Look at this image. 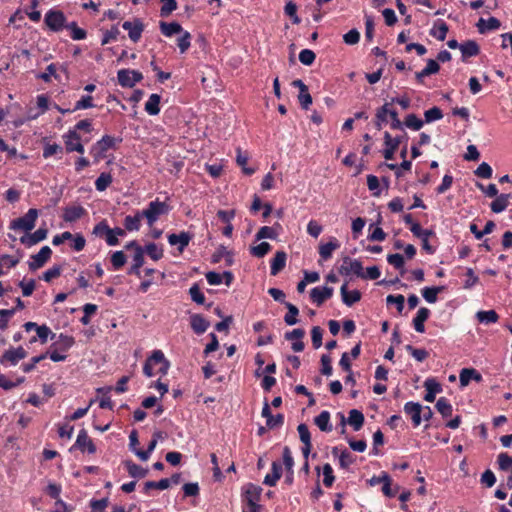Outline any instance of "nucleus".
I'll return each instance as SVG.
<instances>
[{
    "instance_id": "1",
    "label": "nucleus",
    "mask_w": 512,
    "mask_h": 512,
    "mask_svg": "<svg viewBox=\"0 0 512 512\" xmlns=\"http://www.w3.org/2000/svg\"><path fill=\"white\" fill-rule=\"evenodd\" d=\"M169 212V205L165 202L155 200L149 203L148 208L141 211L142 217H145L150 227L158 220L162 215Z\"/></svg>"
},
{
    "instance_id": "2",
    "label": "nucleus",
    "mask_w": 512,
    "mask_h": 512,
    "mask_svg": "<svg viewBox=\"0 0 512 512\" xmlns=\"http://www.w3.org/2000/svg\"><path fill=\"white\" fill-rule=\"evenodd\" d=\"M38 217L37 209H29V211L23 216L17 219H14L10 224V229L12 230H23V231H31L35 227V222Z\"/></svg>"
},
{
    "instance_id": "3",
    "label": "nucleus",
    "mask_w": 512,
    "mask_h": 512,
    "mask_svg": "<svg viewBox=\"0 0 512 512\" xmlns=\"http://www.w3.org/2000/svg\"><path fill=\"white\" fill-rule=\"evenodd\" d=\"M339 273L342 275L353 273L358 277L365 278L361 262L356 259H351L350 257L343 258V264L339 268Z\"/></svg>"
},
{
    "instance_id": "4",
    "label": "nucleus",
    "mask_w": 512,
    "mask_h": 512,
    "mask_svg": "<svg viewBox=\"0 0 512 512\" xmlns=\"http://www.w3.org/2000/svg\"><path fill=\"white\" fill-rule=\"evenodd\" d=\"M66 18L59 10H50L45 15L46 25L53 31H59L64 27Z\"/></svg>"
},
{
    "instance_id": "5",
    "label": "nucleus",
    "mask_w": 512,
    "mask_h": 512,
    "mask_svg": "<svg viewBox=\"0 0 512 512\" xmlns=\"http://www.w3.org/2000/svg\"><path fill=\"white\" fill-rule=\"evenodd\" d=\"M114 145V138L111 136H104L101 140H99L95 145L91 148V154L95 157L97 161L104 157V153L112 148Z\"/></svg>"
},
{
    "instance_id": "6",
    "label": "nucleus",
    "mask_w": 512,
    "mask_h": 512,
    "mask_svg": "<svg viewBox=\"0 0 512 512\" xmlns=\"http://www.w3.org/2000/svg\"><path fill=\"white\" fill-rule=\"evenodd\" d=\"M27 357V351L19 346L17 348H11L3 353L0 357V363L10 362L12 365H16L20 360Z\"/></svg>"
},
{
    "instance_id": "7",
    "label": "nucleus",
    "mask_w": 512,
    "mask_h": 512,
    "mask_svg": "<svg viewBox=\"0 0 512 512\" xmlns=\"http://www.w3.org/2000/svg\"><path fill=\"white\" fill-rule=\"evenodd\" d=\"M51 254L52 250L49 246L42 247L37 254L32 256V261L29 262V269L34 271L44 266L50 259Z\"/></svg>"
},
{
    "instance_id": "8",
    "label": "nucleus",
    "mask_w": 512,
    "mask_h": 512,
    "mask_svg": "<svg viewBox=\"0 0 512 512\" xmlns=\"http://www.w3.org/2000/svg\"><path fill=\"white\" fill-rule=\"evenodd\" d=\"M333 295V288L325 286V287H315L310 292L311 300L317 304V306H321L327 299L331 298Z\"/></svg>"
},
{
    "instance_id": "9",
    "label": "nucleus",
    "mask_w": 512,
    "mask_h": 512,
    "mask_svg": "<svg viewBox=\"0 0 512 512\" xmlns=\"http://www.w3.org/2000/svg\"><path fill=\"white\" fill-rule=\"evenodd\" d=\"M403 138L404 137L392 138L388 132L384 133L386 149L383 152V156L386 160L393 159L394 153H395L396 149L398 148V146L400 145V143L402 142Z\"/></svg>"
},
{
    "instance_id": "10",
    "label": "nucleus",
    "mask_w": 512,
    "mask_h": 512,
    "mask_svg": "<svg viewBox=\"0 0 512 512\" xmlns=\"http://www.w3.org/2000/svg\"><path fill=\"white\" fill-rule=\"evenodd\" d=\"M122 27L124 30L128 31L129 38L133 42H137L140 39L144 29L143 23L139 19H136L133 22L125 21Z\"/></svg>"
},
{
    "instance_id": "11",
    "label": "nucleus",
    "mask_w": 512,
    "mask_h": 512,
    "mask_svg": "<svg viewBox=\"0 0 512 512\" xmlns=\"http://www.w3.org/2000/svg\"><path fill=\"white\" fill-rule=\"evenodd\" d=\"M65 146L68 152L77 151L79 153H84V147L80 143V135L75 130L69 131L66 135Z\"/></svg>"
},
{
    "instance_id": "12",
    "label": "nucleus",
    "mask_w": 512,
    "mask_h": 512,
    "mask_svg": "<svg viewBox=\"0 0 512 512\" xmlns=\"http://www.w3.org/2000/svg\"><path fill=\"white\" fill-rule=\"evenodd\" d=\"M404 411L407 415H409L411 417L413 425L415 427L420 425L421 420H422V417H421L422 406L419 403L407 402L404 406Z\"/></svg>"
},
{
    "instance_id": "13",
    "label": "nucleus",
    "mask_w": 512,
    "mask_h": 512,
    "mask_svg": "<svg viewBox=\"0 0 512 512\" xmlns=\"http://www.w3.org/2000/svg\"><path fill=\"white\" fill-rule=\"evenodd\" d=\"M48 230L46 228H39L33 234H26L20 238L22 244L32 246L38 242L46 239Z\"/></svg>"
},
{
    "instance_id": "14",
    "label": "nucleus",
    "mask_w": 512,
    "mask_h": 512,
    "mask_svg": "<svg viewBox=\"0 0 512 512\" xmlns=\"http://www.w3.org/2000/svg\"><path fill=\"white\" fill-rule=\"evenodd\" d=\"M75 446H77L81 451L87 450L91 454L96 451L94 443L84 429L79 432Z\"/></svg>"
},
{
    "instance_id": "15",
    "label": "nucleus",
    "mask_w": 512,
    "mask_h": 512,
    "mask_svg": "<svg viewBox=\"0 0 512 512\" xmlns=\"http://www.w3.org/2000/svg\"><path fill=\"white\" fill-rule=\"evenodd\" d=\"M191 235L188 232H181L180 234H170L168 236V242L170 245H179L178 250L182 253L185 247L188 246Z\"/></svg>"
},
{
    "instance_id": "16",
    "label": "nucleus",
    "mask_w": 512,
    "mask_h": 512,
    "mask_svg": "<svg viewBox=\"0 0 512 512\" xmlns=\"http://www.w3.org/2000/svg\"><path fill=\"white\" fill-rule=\"evenodd\" d=\"M190 325L196 334H202L208 329L210 323L202 315L194 314L190 318Z\"/></svg>"
},
{
    "instance_id": "17",
    "label": "nucleus",
    "mask_w": 512,
    "mask_h": 512,
    "mask_svg": "<svg viewBox=\"0 0 512 512\" xmlns=\"http://www.w3.org/2000/svg\"><path fill=\"white\" fill-rule=\"evenodd\" d=\"M342 300L347 306H352L354 303L361 299V293L358 290L348 291L347 285H342L341 289Z\"/></svg>"
},
{
    "instance_id": "18",
    "label": "nucleus",
    "mask_w": 512,
    "mask_h": 512,
    "mask_svg": "<svg viewBox=\"0 0 512 512\" xmlns=\"http://www.w3.org/2000/svg\"><path fill=\"white\" fill-rule=\"evenodd\" d=\"M286 258L287 255L284 251L276 252L271 262V275H277L285 267Z\"/></svg>"
},
{
    "instance_id": "19",
    "label": "nucleus",
    "mask_w": 512,
    "mask_h": 512,
    "mask_svg": "<svg viewBox=\"0 0 512 512\" xmlns=\"http://www.w3.org/2000/svg\"><path fill=\"white\" fill-rule=\"evenodd\" d=\"M430 315L429 309L422 307L418 310L416 317L413 320L414 328L417 332L423 333L425 331L424 322Z\"/></svg>"
},
{
    "instance_id": "20",
    "label": "nucleus",
    "mask_w": 512,
    "mask_h": 512,
    "mask_svg": "<svg viewBox=\"0 0 512 512\" xmlns=\"http://www.w3.org/2000/svg\"><path fill=\"white\" fill-rule=\"evenodd\" d=\"M471 379L477 382L480 381V374L473 368H463L459 375L460 385L462 387L467 386Z\"/></svg>"
},
{
    "instance_id": "21",
    "label": "nucleus",
    "mask_w": 512,
    "mask_h": 512,
    "mask_svg": "<svg viewBox=\"0 0 512 512\" xmlns=\"http://www.w3.org/2000/svg\"><path fill=\"white\" fill-rule=\"evenodd\" d=\"M426 388V395L424 396L425 401L433 402L435 400L436 393L441 391V386L434 379H427L424 383Z\"/></svg>"
},
{
    "instance_id": "22",
    "label": "nucleus",
    "mask_w": 512,
    "mask_h": 512,
    "mask_svg": "<svg viewBox=\"0 0 512 512\" xmlns=\"http://www.w3.org/2000/svg\"><path fill=\"white\" fill-rule=\"evenodd\" d=\"M85 214V209L82 206L67 207L64 211L63 218L66 222H75Z\"/></svg>"
},
{
    "instance_id": "23",
    "label": "nucleus",
    "mask_w": 512,
    "mask_h": 512,
    "mask_svg": "<svg viewBox=\"0 0 512 512\" xmlns=\"http://www.w3.org/2000/svg\"><path fill=\"white\" fill-rule=\"evenodd\" d=\"M74 338L72 336H68L65 334H60L58 339L51 345V348H56V350L67 351L74 344Z\"/></svg>"
},
{
    "instance_id": "24",
    "label": "nucleus",
    "mask_w": 512,
    "mask_h": 512,
    "mask_svg": "<svg viewBox=\"0 0 512 512\" xmlns=\"http://www.w3.org/2000/svg\"><path fill=\"white\" fill-rule=\"evenodd\" d=\"M282 475V467L279 463H272V474H267L264 478V484L268 486H275L277 481L280 479Z\"/></svg>"
},
{
    "instance_id": "25",
    "label": "nucleus",
    "mask_w": 512,
    "mask_h": 512,
    "mask_svg": "<svg viewBox=\"0 0 512 512\" xmlns=\"http://www.w3.org/2000/svg\"><path fill=\"white\" fill-rule=\"evenodd\" d=\"M508 200H509V194H500V195L496 196L490 205L491 210L494 213L503 212L508 206V203H509Z\"/></svg>"
},
{
    "instance_id": "26",
    "label": "nucleus",
    "mask_w": 512,
    "mask_h": 512,
    "mask_svg": "<svg viewBox=\"0 0 512 512\" xmlns=\"http://www.w3.org/2000/svg\"><path fill=\"white\" fill-rule=\"evenodd\" d=\"M348 423L353 427L355 431L360 430L364 423L363 413L357 409L350 410Z\"/></svg>"
},
{
    "instance_id": "27",
    "label": "nucleus",
    "mask_w": 512,
    "mask_h": 512,
    "mask_svg": "<svg viewBox=\"0 0 512 512\" xmlns=\"http://www.w3.org/2000/svg\"><path fill=\"white\" fill-rule=\"evenodd\" d=\"M330 413L328 411H322L315 419L314 422L321 431L330 432L332 426L329 424Z\"/></svg>"
},
{
    "instance_id": "28",
    "label": "nucleus",
    "mask_w": 512,
    "mask_h": 512,
    "mask_svg": "<svg viewBox=\"0 0 512 512\" xmlns=\"http://www.w3.org/2000/svg\"><path fill=\"white\" fill-rule=\"evenodd\" d=\"M262 492V488L260 486L249 483L245 486L244 495L247 502L258 501Z\"/></svg>"
},
{
    "instance_id": "29",
    "label": "nucleus",
    "mask_w": 512,
    "mask_h": 512,
    "mask_svg": "<svg viewBox=\"0 0 512 512\" xmlns=\"http://www.w3.org/2000/svg\"><path fill=\"white\" fill-rule=\"evenodd\" d=\"M160 96L158 94L150 95L148 101L145 104V111L149 115H157L160 112Z\"/></svg>"
},
{
    "instance_id": "30",
    "label": "nucleus",
    "mask_w": 512,
    "mask_h": 512,
    "mask_svg": "<svg viewBox=\"0 0 512 512\" xmlns=\"http://www.w3.org/2000/svg\"><path fill=\"white\" fill-rule=\"evenodd\" d=\"M160 30L167 37L183 32L181 25L177 22H160Z\"/></svg>"
},
{
    "instance_id": "31",
    "label": "nucleus",
    "mask_w": 512,
    "mask_h": 512,
    "mask_svg": "<svg viewBox=\"0 0 512 512\" xmlns=\"http://www.w3.org/2000/svg\"><path fill=\"white\" fill-rule=\"evenodd\" d=\"M125 466L128 470L130 476L135 478H144L147 475V470L142 468L141 466L133 463L130 460L125 461Z\"/></svg>"
},
{
    "instance_id": "32",
    "label": "nucleus",
    "mask_w": 512,
    "mask_h": 512,
    "mask_svg": "<svg viewBox=\"0 0 512 512\" xmlns=\"http://www.w3.org/2000/svg\"><path fill=\"white\" fill-rule=\"evenodd\" d=\"M132 72L128 69L119 70L117 73L118 82L122 87L132 88L135 85V82L132 79Z\"/></svg>"
},
{
    "instance_id": "33",
    "label": "nucleus",
    "mask_w": 512,
    "mask_h": 512,
    "mask_svg": "<svg viewBox=\"0 0 512 512\" xmlns=\"http://www.w3.org/2000/svg\"><path fill=\"white\" fill-rule=\"evenodd\" d=\"M141 212H137L134 216H126L124 219V226L128 231L139 230L140 221L142 219Z\"/></svg>"
},
{
    "instance_id": "34",
    "label": "nucleus",
    "mask_w": 512,
    "mask_h": 512,
    "mask_svg": "<svg viewBox=\"0 0 512 512\" xmlns=\"http://www.w3.org/2000/svg\"><path fill=\"white\" fill-rule=\"evenodd\" d=\"M133 265L131 266L129 273L135 274L140 277V267L144 264V250H139L133 255Z\"/></svg>"
},
{
    "instance_id": "35",
    "label": "nucleus",
    "mask_w": 512,
    "mask_h": 512,
    "mask_svg": "<svg viewBox=\"0 0 512 512\" xmlns=\"http://www.w3.org/2000/svg\"><path fill=\"white\" fill-rule=\"evenodd\" d=\"M339 247V244L336 240L330 241L326 244H322L319 246V254L324 259L327 260L331 257L332 252Z\"/></svg>"
},
{
    "instance_id": "36",
    "label": "nucleus",
    "mask_w": 512,
    "mask_h": 512,
    "mask_svg": "<svg viewBox=\"0 0 512 512\" xmlns=\"http://www.w3.org/2000/svg\"><path fill=\"white\" fill-rule=\"evenodd\" d=\"M443 290V286L426 287L422 290V296L429 303L437 301V295Z\"/></svg>"
},
{
    "instance_id": "37",
    "label": "nucleus",
    "mask_w": 512,
    "mask_h": 512,
    "mask_svg": "<svg viewBox=\"0 0 512 512\" xmlns=\"http://www.w3.org/2000/svg\"><path fill=\"white\" fill-rule=\"evenodd\" d=\"M286 308L288 309V313L284 316V321L287 325H295L298 320L296 316L299 314L298 308L291 304V303H285Z\"/></svg>"
},
{
    "instance_id": "38",
    "label": "nucleus",
    "mask_w": 512,
    "mask_h": 512,
    "mask_svg": "<svg viewBox=\"0 0 512 512\" xmlns=\"http://www.w3.org/2000/svg\"><path fill=\"white\" fill-rule=\"evenodd\" d=\"M500 27L501 22L497 18L492 16H490L488 19L482 18V34L498 30Z\"/></svg>"
},
{
    "instance_id": "39",
    "label": "nucleus",
    "mask_w": 512,
    "mask_h": 512,
    "mask_svg": "<svg viewBox=\"0 0 512 512\" xmlns=\"http://www.w3.org/2000/svg\"><path fill=\"white\" fill-rule=\"evenodd\" d=\"M236 151H237V157H236L237 164L242 167L243 173H245L247 175H252L255 172V169L246 167V164L248 162V155L243 154L240 147H238Z\"/></svg>"
},
{
    "instance_id": "40",
    "label": "nucleus",
    "mask_w": 512,
    "mask_h": 512,
    "mask_svg": "<svg viewBox=\"0 0 512 512\" xmlns=\"http://www.w3.org/2000/svg\"><path fill=\"white\" fill-rule=\"evenodd\" d=\"M464 58L477 55L479 52L478 44L475 41H468L460 46Z\"/></svg>"
},
{
    "instance_id": "41",
    "label": "nucleus",
    "mask_w": 512,
    "mask_h": 512,
    "mask_svg": "<svg viewBox=\"0 0 512 512\" xmlns=\"http://www.w3.org/2000/svg\"><path fill=\"white\" fill-rule=\"evenodd\" d=\"M436 409L443 417H449L452 415V406L444 397L438 399Z\"/></svg>"
},
{
    "instance_id": "42",
    "label": "nucleus",
    "mask_w": 512,
    "mask_h": 512,
    "mask_svg": "<svg viewBox=\"0 0 512 512\" xmlns=\"http://www.w3.org/2000/svg\"><path fill=\"white\" fill-rule=\"evenodd\" d=\"M390 109L388 104H384L377 110L375 125L378 130L382 128V123L387 122V116L389 115Z\"/></svg>"
},
{
    "instance_id": "43",
    "label": "nucleus",
    "mask_w": 512,
    "mask_h": 512,
    "mask_svg": "<svg viewBox=\"0 0 512 512\" xmlns=\"http://www.w3.org/2000/svg\"><path fill=\"white\" fill-rule=\"evenodd\" d=\"M424 122L419 119L415 114L406 116L404 125L412 130L418 131L423 127Z\"/></svg>"
},
{
    "instance_id": "44",
    "label": "nucleus",
    "mask_w": 512,
    "mask_h": 512,
    "mask_svg": "<svg viewBox=\"0 0 512 512\" xmlns=\"http://www.w3.org/2000/svg\"><path fill=\"white\" fill-rule=\"evenodd\" d=\"M112 183V176L109 173H101L95 181V187L98 191H104Z\"/></svg>"
},
{
    "instance_id": "45",
    "label": "nucleus",
    "mask_w": 512,
    "mask_h": 512,
    "mask_svg": "<svg viewBox=\"0 0 512 512\" xmlns=\"http://www.w3.org/2000/svg\"><path fill=\"white\" fill-rule=\"evenodd\" d=\"M170 486V480L168 478H163L159 480L158 482L155 481H147L144 485V490L147 492L150 489H160L164 490L169 488Z\"/></svg>"
},
{
    "instance_id": "46",
    "label": "nucleus",
    "mask_w": 512,
    "mask_h": 512,
    "mask_svg": "<svg viewBox=\"0 0 512 512\" xmlns=\"http://www.w3.org/2000/svg\"><path fill=\"white\" fill-rule=\"evenodd\" d=\"M497 462L501 470L512 472V457L507 453H500Z\"/></svg>"
},
{
    "instance_id": "47",
    "label": "nucleus",
    "mask_w": 512,
    "mask_h": 512,
    "mask_svg": "<svg viewBox=\"0 0 512 512\" xmlns=\"http://www.w3.org/2000/svg\"><path fill=\"white\" fill-rule=\"evenodd\" d=\"M271 249V246L268 242H262L257 246H253L250 249V252L253 256L257 258L264 257Z\"/></svg>"
},
{
    "instance_id": "48",
    "label": "nucleus",
    "mask_w": 512,
    "mask_h": 512,
    "mask_svg": "<svg viewBox=\"0 0 512 512\" xmlns=\"http://www.w3.org/2000/svg\"><path fill=\"white\" fill-rule=\"evenodd\" d=\"M387 261L389 264L393 265L396 269H401V273L403 274L405 271L404 267V258L401 254H389L387 256Z\"/></svg>"
},
{
    "instance_id": "49",
    "label": "nucleus",
    "mask_w": 512,
    "mask_h": 512,
    "mask_svg": "<svg viewBox=\"0 0 512 512\" xmlns=\"http://www.w3.org/2000/svg\"><path fill=\"white\" fill-rule=\"evenodd\" d=\"M316 55L310 49H304L299 54V60L303 65L310 66L315 61Z\"/></svg>"
},
{
    "instance_id": "50",
    "label": "nucleus",
    "mask_w": 512,
    "mask_h": 512,
    "mask_svg": "<svg viewBox=\"0 0 512 512\" xmlns=\"http://www.w3.org/2000/svg\"><path fill=\"white\" fill-rule=\"evenodd\" d=\"M145 251L155 261L159 260L163 256V250L158 248L155 243L147 244Z\"/></svg>"
},
{
    "instance_id": "51",
    "label": "nucleus",
    "mask_w": 512,
    "mask_h": 512,
    "mask_svg": "<svg viewBox=\"0 0 512 512\" xmlns=\"http://www.w3.org/2000/svg\"><path fill=\"white\" fill-rule=\"evenodd\" d=\"M111 263L114 269L118 270L126 263V256L122 251H116L111 256Z\"/></svg>"
},
{
    "instance_id": "52",
    "label": "nucleus",
    "mask_w": 512,
    "mask_h": 512,
    "mask_svg": "<svg viewBox=\"0 0 512 512\" xmlns=\"http://www.w3.org/2000/svg\"><path fill=\"white\" fill-rule=\"evenodd\" d=\"M323 330L319 326H314L311 330L312 344L318 349L322 346Z\"/></svg>"
},
{
    "instance_id": "53",
    "label": "nucleus",
    "mask_w": 512,
    "mask_h": 512,
    "mask_svg": "<svg viewBox=\"0 0 512 512\" xmlns=\"http://www.w3.org/2000/svg\"><path fill=\"white\" fill-rule=\"evenodd\" d=\"M161 2L163 3L160 11L162 17L169 16L177 8L176 0H161Z\"/></svg>"
},
{
    "instance_id": "54",
    "label": "nucleus",
    "mask_w": 512,
    "mask_h": 512,
    "mask_svg": "<svg viewBox=\"0 0 512 512\" xmlns=\"http://www.w3.org/2000/svg\"><path fill=\"white\" fill-rule=\"evenodd\" d=\"M277 237V233L272 227L263 226L260 228L256 234V239L261 240L264 238L275 239Z\"/></svg>"
},
{
    "instance_id": "55",
    "label": "nucleus",
    "mask_w": 512,
    "mask_h": 512,
    "mask_svg": "<svg viewBox=\"0 0 512 512\" xmlns=\"http://www.w3.org/2000/svg\"><path fill=\"white\" fill-rule=\"evenodd\" d=\"M283 463L285 465V468H286L287 472H290V474H292L293 473L294 460H293V457L291 455L290 448L288 446H285L283 448Z\"/></svg>"
},
{
    "instance_id": "56",
    "label": "nucleus",
    "mask_w": 512,
    "mask_h": 512,
    "mask_svg": "<svg viewBox=\"0 0 512 512\" xmlns=\"http://www.w3.org/2000/svg\"><path fill=\"white\" fill-rule=\"evenodd\" d=\"M15 308L13 309H2L0 310V330L4 331L8 327V318L12 317L15 313Z\"/></svg>"
},
{
    "instance_id": "57",
    "label": "nucleus",
    "mask_w": 512,
    "mask_h": 512,
    "mask_svg": "<svg viewBox=\"0 0 512 512\" xmlns=\"http://www.w3.org/2000/svg\"><path fill=\"white\" fill-rule=\"evenodd\" d=\"M425 122L430 123L435 120H439L443 117L442 111L438 107H433L429 110H426L424 113Z\"/></svg>"
},
{
    "instance_id": "58",
    "label": "nucleus",
    "mask_w": 512,
    "mask_h": 512,
    "mask_svg": "<svg viewBox=\"0 0 512 512\" xmlns=\"http://www.w3.org/2000/svg\"><path fill=\"white\" fill-rule=\"evenodd\" d=\"M323 475H324V479H323L324 485L326 487L332 486V484L335 480V477L333 475V469L330 464L327 463L323 466Z\"/></svg>"
},
{
    "instance_id": "59",
    "label": "nucleus",
    "mask_w": 512,
    "mask_h": 512,
    "mask_svg": "<svg viewBox=\"0 0 512 512\" xmlns=\"http://www.w3.org/2000/svg\"><path fill=\"white\" fill-rule=\"evenodd\" d=\"M343 40L348 45H355L360 40V33L357 29H351L343 35Z\"/></svg>"
},
{
    "instance_id": "60",
    "label": "nucleus",
    "mask_w": 512,
    "mask_h": 512,
    "mask_svg": "<svg viewBox=\"0 0 512 512\" xmlns=\"http://www.w3.org/2000/svg\"><path fill=\"white\" fill-rule=\"evenodd\" d=\"M191 34L188 31L182 32L181 37L178 39V47L181 53H185L190 47Z\"/></svg>"
},
{
    "instance_id": "61",
    "label": "nucleus",
    "mask_w": 512,
    "mask_h": 512,
    "mask_svg": "<svg viewBox=\"0 0 512 512\" xmlns=\"http://www.w3.org/2000/svg\"><path fill=\"white\" fill-rule=\"evenodd\" d=\"M189 294L194 302H196L197 304H204L205 297L203 293L200 291L199 286L197 284H194L190 288Z\"/></svg>"
},
{
    "instance_id": "62",
    "label": "nucleus",
    "mask_w": 512,
    "mask_h": 512,
    "mask_svg": "<svg viewBox=\"0 0 512 512\" xmlns=\"http://www.w3.org/2000/svg\"><path fill=\"white\" fill-rule=\"evenodd\" d=\"M386 301H387L388 304H392L393 303V305H396L397 311L399 313H401L403 311L404 301H405V298H404L403 295H397V296L388 295L387 298H386Z\"/></svg>"
},
{
    "instance_id": "63",
    "label": "nucleus",
    "mask_w": 512,
    "mask_h": 512,
    "mask_svg": "<svg viewBox=\"0 0 512 512\" xmlns=\"http://www.w3.org/2000/svg\"><path fill=\"white\" fill-rule=\"evenodd\" d=\"M406 350L411 353V355L417 360V361H424L428 357V352L425 349H416L412 347L411 345L406 346Z\"/></svg>"
},
{
    "instance_id": "64",
    "label": "nucleus",
    "mask_w": 512,
    "mask_h": 512,
    "mask_svg": "<svg viewBox=\"0 0 512 512\" xmlns=\"http://www.w3.org/2000/svg\"><path fill=\"white\" fill-rule=\"evenodd\" d=\"M297 430L299 433V438L303 444L311 443V435L306 424L302 423L298 425Z\"/></svg>"
}]
</instances>
